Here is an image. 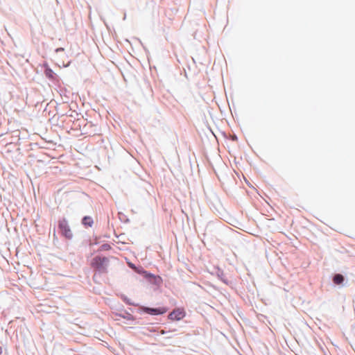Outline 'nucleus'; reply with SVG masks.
Here are the masks:
<instances>
[{"mask_svg": "<svg viewBox=\"0 0 355 355\" xmlns=\"http://www.w3.org/2000/svg\"><path fill=\"white\" fill-rule=\"evenodd\" d=\"M142 275L146 277V278H150V277H155V275H152L150 273H148L147 271H142Z\"/></svg>", "mask_w": 355, "mask_h": 355, "instance_id": "0eeeda50", "label": "nucleus"}, {"mask_svg": "<svg viewBox=\"0 0 355 355\" xmlns=\"http://www.w3.org/2000/svg\"><path fill=\"white\" fill-rule=\"evenodd\" d=\"M144 311L145 313L150 314V315H161L164 314L167 311V308L166 307H159L157 309H153L149 307H144Z\"/></svg>", "mask_w": 355, "mask_h": 355, "instance_id": "20e7f679", "label": "nucleus"}, {"mask_svg": "<svg viewBox=\"0 0 355 355\" xmlns=\"http://www.w3.org/2000/svg\"><path fill=\"white\" fill-rule=\"evenodd\" d=\"M88 219H90V218L89 217H87V216L84 217L83 222H85Z\"/></svg>", "mask_w": 355, "mask_h": 355, "instance_id": "9b49d317", "label": "nucleus"}, {"mask_svg": "<svg viewBox=\"0 0 355 355\" xmlns=\"http://www.w3.org/2000/svg\"><path fill=\"white\" fill-rule=\"evenodd\" d=\"M164 333H165V331L164 330L161 331L162 334H164Z\"/></svg>", "mask_w": 355, "mask_h": 355, "instance_id": "4468645a", "label": "nucleus"}, {"mask_svg": "<svg viewBox=\"0 0 355 355\" xmlns=\"http://www.w3.org/2000/svg\"><path fill=\"white\" fill-rule=\"evenodd\" d=\"M108 259L99 256L95 257L91 261V266L100 272H106L107 270Z\"/></svg>", "mask_w": 355, "mask_h": 355, "instance_id": "f257e3e1", "label": "nucleus"}, {"mask_svg": "<svg viewBox=\"0 0 355 355\" xmlns=\"http://www.w3.org/2000/svg\"><path fill=\"white\" fill-rule=\"evenodd\" d=\"M76 116L73 114L68 115V124L69 122H73V125L71 126V129H78L80 127V123L81 119L79 118L80 116L79 114H78L76 112H73Z\"/></svg>", "mask_w": 355, "mask_h": 355, "instance_id": "7ed1b4c3", "label": "nucleus"}, {"mask_svg": "<svg viewBox=\"0 0 355 355\" xmlns=\"http://www.w3.org/2000/svg\"><path fill=\"white\" fill-rule=\"evenodd\" d=\"M244 231L247 232H249L250 234H254L253 232L249 231L248 230H244Z\"/></svg>", "mask_w": 355, "mask_h": 355, "instance_id": "f8f14e48", "label": "nucleus"}, {"mask_svg": "<svg viewBox=\"0 0 355 355\" xmlns=\"http://www.w3.org/2000/svg\"><path fill=\"white\" fill-rule=\"evenodd\" d=\"M185 315L186 313L183 308H177L170 313L168 317L172 321H178L184 318Z\"/></svg>", "mask_w": 355, "mask_h": 355, "instance_id": "f03ea898", "label": "nucleus"}, {"mask_svg": "<svg viewBox=\"0 0 355 355\" xmlns=\"http://www.w3.org/2000/svg\"><path fill=\"white\" fill-rule=\"evenodd\" d=\"M101 248H102V250H107L110 248V246L107 244H105V245H102Z\"/></svg>", "mask_w": 355, "mask_h": 355, "instance_id": "6e6552de", "label": "nucleus"}, {"mask_svg": "<svg viewBox=\"0 0 355 355\" xmlns=\"http://www.w3.org/2000/svg\"><path fill=\"white\" fill-rule=\"evenodd\" d=\"M129 266H130V268H132V269H134L135 270H137V268L133 265V264H129Z\"/></svg>", "mask_w": 355, "mask_h": 355, "instance_id": "9d476101", "label": "nucleus"}, {"mask_svg": "<svg viewBox=\"0 0 355 355\" xmlns=\"http://www.w3.org/2000/svg\"><path fill=\"white\" fill-rule=\"evenodd\" d=\"M142 275L146 277V278H150V277H155V275H152L150 273H148L147 271H142Z\"/></svg>", "mask_w": 355, "mask_h": 355, "instance_id": "423d86ee", "label": "nucleus"}, {"mask_svg": "<svg viewBox=\"0 0 355 355\" xmlns=\"http://www.w3.org/2000/svg\"><path fill=\"white\" fill-rule=\"evenodd\" d=\"M333 281H334V283L336 284H340L343 282L344 277L342 275L337 274L334 277Z\"/></svg>", "mask_w": 355, "mask_h": 355, "instance_id": "39448f33", "label": "nucleus"}, {"mask_svg": "<svg viewBox=\"0 0 355 355\" xmlns=\"http://www.w3.org/2000/svg\"><path fill=\"white\" fill-rule=\"evenodd\" d=\"M135 271L139 274H142V271H144V270L143 269L137 268V270Z\"/></svg>", "mask_w": 355, "mask_h": 355, "instance_id": "1a4fd4ad", "label": "nucleus"}, {"mask_svg": "<svg viewBox=\"0 0 355 355\" xmlns=\"http://www.w3.org/2000/svg\"><path fill=\"white\" fill-rule=\"evenodd\" d=\"M3 352V347L0 345V355L2 354Z\"/></svg>", "mask_w": 355, "mask_h": 355, "instance_id": "ddd939ff", "label": "nucleus"}]
</instances>
